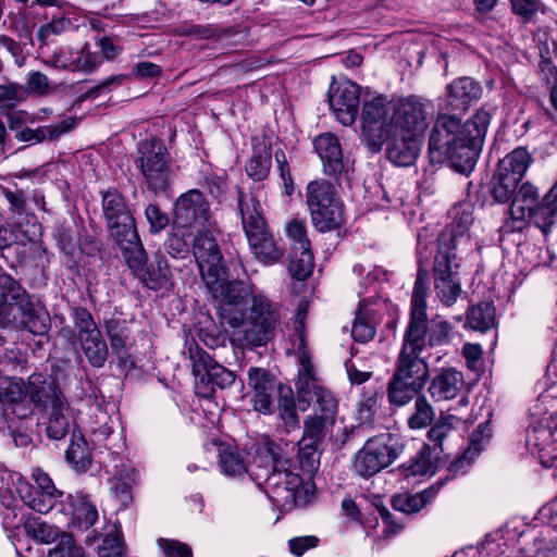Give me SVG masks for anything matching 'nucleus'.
Instances as JSON below:
<instances>
[{"label":"nucleus","mask_w":557,"mask_h":557,"mask_svg":"<svg viewBox=\"0 0 557 557\" xmlns=\"http://www.w3.org/2000/svg\"><path fill=\"white\" fill-rule=\"evenodd\" d=\"M434 419V411L425 396H418L414 403V412L408 419V425L412 430L426 428Z\"/></svg>","instance_id":"3c124183"},{"label":"nucleus","mask_w":557,"mask_h":557,"mask_svg":"<svg viewBox=\"0 0 557 557\" xmlns=\"http://www.w3.org/2000/svg\"><path fill=\"white\" fill-rule=\"evenodd\" d=\"M27 385L20 377H0V399L8 403L18 404L26 397Z\"/></svg>","instance_id":"09e8293b"},{"label":"nucleus","mask_w":557,"mask_h":557,"mask_svg":"<svg viewBox=\"0 0 557 557\" xmlns=\"http://www.w3.org/2000/svg\"><path fill=\"white\" fill-rule=\"evenodd\" d=\"M375 335V326L371 323L366 310V299L359 301L351 336L356 342L367 343Z\"/></svg>","instance_id":"a18cd8bd"},{"label":"nucleus","mask_w":557,"mask_h":557,"mask_svg":"<svg viewBox=\"0 0 557 557\" xmlns=\"http://www.w3.org/2000/svg\"><path fill=\"white\" fill-rule=\"evenodd\" d=\"M335 423V419L319 416L314 412L305 420L304 435L301 438L309 443L320 444Z\"/></svg>","instance_id":"58836bf2"},{"label":"nucleus","mask_w":557,"mask_h":557,"mask_svg":"<svg viewBox=\"0 0 557 557\" xmlns=\"http://www.w3.org/2000/svg\"><path fill=\"white\" fill-rule=\"evenodd\" d=\"M306 203L319 232L333 231L344 223L343 202L329 181H311L306 187Z\"/></svg>","instance_id":"1a4fd4ad"},{"label":"nucleus","mask_w":557,"mask_h":557,"mask_svg":"<svg viewBox=\"0 0 557 557\" xmlns=\"http://www.w3.org/2000/svg\"><path fill=\"white\" fill-rule=\"evenodd\" d=\"M250 471V479L262 487L275 505L289 507L296 504L302 479L290 469V459L283 455L278 444L270 440L256 444Z\"/></svg>","instance_id":"39448f33"},{"label":"nucleus","mask_w":557,"mask_h":557,"mask_svg":"<svg viewBox=\"0 0 557 557\" xmlns=\"http://www.w3.org/2000/svg\"><path fill=\"white\" fill-rule=\"evenodd\" d=\"M467 325L480 332H485L495 325V307L488 301H482L469 308Z\"/></svg>","instance_id":"4c0bfd02"},{"label":"nucleus","mask_w":557,"mask_h":557,"mask_svg":"<svg viewBox=\"0 0 557 557\" xmlns=\"http://www.w3.org/2000/svg\"><path fill=\"white\" fill-rule=\"evenodd\" d=\"M73 63V72L91 74L101 65L102 59L97 52L90 51L88 44H84L81 49L74 50Z\"/></svg>","instance_id":"49530a36"},{"label":"nucleus","mask_w":557,"mask_h":557,"mask_svg":"<svg viewBox=\"0 0 557 557\" xmlns=\"http://www.w3.org/2000/svg\"><path fill=\"white\" fill-rule=\"evenodd\" d=\"M193 253L202 281L207 280L208 273L214 276L225 271L222 263L223 257L211 228L196 231L193 242Z\"/></svg>","instance_id":"f3484780"},{"label":"nucleus","mask_w":557,"mask_h":557,"mask_svg":"<svg viewBox=\"0 0 557 557\" xmlns=\"http://www.w3.org/2000/svg\"><path fill=\"white\" fill-rule=\"evenodd\" d=\"M271 150L265 146L255 149L253 154L246 164L247 175L256 182L265 180L271 169Z\"/></svg>","instance_id":"37998d69"},{"label":"nucleus","mask_w":557,"mask_h":557,"mask_svg":"<svg viewBox=\"0 0 557 557\" xmlns=\"http://www.w3.org/2000/svg\"><path fill=\"white\" fill-rule=\"evenodd\" d=\"M26 395L38 407L51 408L59 400H65L57 383L42 373H34L28 377Z\"/></svg>","instance_id":"5701e85b"},{"label":"nucleus","mask_w":557,"mask_h":557,"mask_svg":"<svg viewBox=\"0 0 557 557\" xmlns=\"http://www.w3.org/2000/svg\"><path fill=\"white\" fill-rule=\"evenodd\" d=\"M24 529L27 536L42 544H50L59 539L55 547L50 549L49 557H86L83 547L75 544L71 534L60 533L59 528L42 521L40 518H26Z\"/></svg>","instance_id":"2eb2a0df"},{"label":"nucleus","mask_w":557,"mask_h":557,"mask_svg":"<svg viewBox=\"0 0 557 557\" xmlns=\"http://www.w3.org/2000/svg\"><path fill=\"white\" fill-rule=\"evenodd\" d=\"M428 271L419 268L413 285L410 313L395 369L386 387L388 403L404 407L418 396L429 381V364L421 357L426 347L447 345L453 326L442 318L428 319Z\"/></svg>","instance_id":"f257e3e1"},{"label":"nucleus","mask_w":557,"mask_h":557,"mask_svg":"<svg viewBox=\"0 0 557 557\" xmlns=\"http://www.w3.org/2000/svg\"><path fill=\"white\" fill-rule=\"evenodd\" d=\"M393 134L422 137L429 126V104L416 96L392 99Z\"/></svg>","instance_id":"ddd939ff"},{"label":"nucleus","mask_w":557,"mask_h":557,"mask_svg":"<svg viewBox=\"0 0 557 557\" xmlns=\"http://www.w3.org/2000/svg\"><path fill=\"white\" fill-rule=\"evenodd\" d=\"M24 87L27 90V96L36 95L42 97L53 91L48 76L40 71H30L26 75Z\"/></svg>","instance_id":"5fc2aeb1"},{"label":"nucleus","mask_w":557,"mask_h":557,"mask_svg":"<svg viewBox=\"0 0 557 557\" xmlns=\"http://www.w3.org/2000/svg\"><path fill=\"white\" fill-rule=\"evenodd\" d=\"M38 225L33 223L30 227L23 228L10 224L0 225V250L9 248L15 244H24V240H33L37 236Z\"/></svg>","instance_id":"ea45409f"},{"label":"nucleus","mask_w":557,"mask_h":557,"mask_svg":"<svg viewBox=\"0 0 557 557\" xmlns=\"http://www.w3.org/2000/svg\"><path fill=\"white\" fill-rule=\"evenodd\" d=\"M101 210L109 237L120 251L132 253L131 261L136 262L143 257L141 239L125 197L113 187L101 191Z\"/></svg>","instance_id":"423d86ee"},{"label":"nucleus","mask_w":557,"mask_h":557,"mask_svg":"<svg viewBox=\"0 0 557 557\" xmlns=\"http://www.w3.org/2000/svg\"><path fill=\"white\" fill-rule=\"evenodd\" d=\"M53 236L57 239L62 251H64L66 255H72L74 252L76 240L71 227H66L63 224H59L55 226L53 231Z\"/></svg>","instance_id":"338daca9"},{"label":"nucleus","mask_w":557,"mask_h":557,"mask_svg":"<svg viewBox=\"0 0 557 557\" xmlns=\"http://www.w3.org/2000/svg\"><path fill=\"white\" fill-rule=\"evenodd\" d=\"M419 136L392 134L387 141V158L398 166H410L414 163L420 150Z\"/></svg>","instance_id":"393cba45"},{"label":"nucleus","mask_w":557,"mask_h":557,"mask_svg":"<svg viewBox=\"0 0 557 557\" xmlns=\"http://www.w3.org/2000/svg\"><path fill=\"white\" fill-rule=\"evenodd\" d=\"M539 190L529 182L523 183L519 189L517 188L516 194L511 200L509 207V215L512 222L520 224L524 223V220L531 211L539 205ZM522 225L513 226V228L521 230Z\"/></svg>","instance_id":"c85d7f7f"},{"label":"nucleus","mask_w":557,"mask_h":557,"mask_svg":"<svg viewBox=\"0 0 557 557\" xmlns=\"http://www.w3.org/2000/svg\"><path fill=\"white\" fill-rule=\"evenodd\" d=\"M205 286L216 305L221 325L232 329L233 343L244 349L265 346L281 321L278 305L243 280H228L226 272L208 273Z\"/></svg>","instance_id":"7ed1b4c3"},{"label":"nucleus","mask_w":557,"mask_h":557,"mask_svg":"<svg viewBox=\"0 0 557 557\" xmlns=\"http://www.w3.org/2000/svg\"><path fill=\"white\" fill-rule=\"evenodd\" d=\"M75 430L72 410L66 400H59L50 408L46 434L49 438L60 441Z\"/></svg>","instance_id":"c756f323"},{"label":"nucleus","mask_w":557,"mask_h":557,"mask_svg":"<svg viewBox=\"0 0 557 557\" xmlns=\"http://www.w3.org/2000/svg\"><path fill=\"white\" fill-rule=\"evenodd\" d=\"M313 146L319 154L323 172L326 176L339 180L349 170L348 161L344 160L342 146L332 133H324L315 137Z\"/></svg>","instance_id":"6ab92c4d"},{"label":"nucleus","mask_w":557,"mask_h":557,"mask_svg":"<svg viewBox=\"0 0 557 557\" xmlns=\"http://www.w3.org/2000/svg\"><path fill=\"white\" fill-rule=\"evenodd\" d=\"M392 115V99L377 96L363 102L361 137L370 151L379 152L393 134Z\"/></svg>","instance_id":"9b49d317"},{"label":"nucleus","mask_w":557,"mask_h":557,"mask_svg":"<svg viewBox=\"0 0 557 557\" xmlns=\"http://www.w3.org/2000/svg\"><path fill=\"white\" fill-rule=\"evenodd\" d=\"M313 267L314 258L311 248L290 251L288 271L294 278L306 280L312 273Z\"/></svg>","instance_id":"a19ab883"},{"label":"nucleus","mask_w":557,"mask_h":557,"mask_svg":"<svg viewBox=\"0 0 557 557\" xmlns=\"http://www.w3.org/2000/svg\"><path fill=\"white\" fill-rule=\"evenodd\" d=\"M3 196L9 203V211L14 220L16 226L22 227V220L26 221V226L30 227L33 223H36L34 214H29L27 210V197L22 189H9L3 190Z\"/></svg>","instance_id":"c9c22d12"},{"label":"nucleus","mask_w":557,"mask_h":557,"mask_svg":"<svg viewBox=\"0 0 557 557\" xmlns=\"http://www.w3.org/2000/svg\"><path fill=\"white\" fill-rule=\"evenodd\" d=\"M143 257L136 262L131 261L132 253L121 250L126 265L137 275V277L150 289L158 290L164 287L171 280V271L166 259L162 255H157L154 260L147 265L148 255L141 244Z\"/></svg>","instance_id":"dca6fc26"},{"label":"nucleus","mask_w":557,"mask_h":557,"mask_svg":"<svg viewBox=\"0 0 557 557\" xmlns=\"http://www.w3.org/2000/svg\"><path fill=\"white\" fill-rule=\"evenodd\" d=\"M218 453L219 466L225 475L240 476L248 474L250 476L251 458L246 462L236 447L224 443L219 444Z\"/></svg>","instance_id":"473e14b6"},{"label":"nucleus","mask_w":557,"mask_h":557,"mask_svg":"<svg viewBox=\"0 0 557 557\" xmlns=\"http://www.w3.org/2000/svg\"><path fill=\"white\" fill-rule=\"evenodd\" d=\"M306 399H314L317 405V407L314 408V412H317L319 416L335 419L337 412V400L331 391L321 386L319 388H315L311 393V396H307Z\"/></svg>","instance_id":"8fccbe9b"},{"label":"nucleus","mask_w":557,"mask_h":557,"mask_svg":"<svg viewBox=\"0 0 557 557\" xmlns=\"http://www.w3.org/2000/svg\"><path fill=\"white\" fill-rule=\"evenodd\" d=\"M249 247L258 261L273 264L283 257V249L277 246L268 225L246 232Z\"/></svg>","instance_id":"4be33fe9"},{"label":"nucleus","mask_w":557,"mask_h":557,"mask_svg":"<svg viewBox=\"0 0 557 557\" xmlns=\"http://www.w3.org/2000/svg\"><path fill=\"white\" fill-rule=\"evenodd\" d=\"M106 332L110 339L112 351L119 358L120 366L125 370L133 369L135 364L128 352L132 341L125 322L117 319L108 320L106 322Z\"/></svg>","instance_id":"a878e982"},{"label":"nucleus","mask_w":557,"mask_h":557,"mask_svg":"<svg viewBox=\"0 0 557 557\" xmlns=\"http://www.w3.org/2000/svg\"><path fill=\"white\" fill-rule=\"evenodd\" d=\"M286 235L290 242V250L311 248L307 237L306 225L297 219L292 220L286 225Z\"/></svg>","instance_id":"13d9d810"},{"label":"nucleus","mask_w":557,"mask_h":557,"mask_svg":"<svg viewBox=\"0 0 557 557\" xmlns=\"http://www.w3.org/2000/svg\"><path fill=\"white\" fill-rule=\"evenodd\" d=\"M248 385L253 392L273 391L274 387L271 374L262 368H250L248 370Z\"/></svg>","instance_id":"e2e57ef3"},{"label":"nucleus","mask_w":557,"mask_h":557,"mask_svg":"<svg viewBox=\"0 0 557 557\" xmlns=\"http://www.w3.org/2000/svg\"><path fill=\"white\" fill-rule=\"evenodd\" d=\"M71 318L78 330V337L99 330L91 313L83 307H72Z\"/></svg>","instance_id":"bf43d9fd"},{"label":"nucleus","mask_w":557,"mask_h":557,"mask_svg":"<svg viewBox=\"0 0 557 557\" xmlns=\"http://www.w3.org/2000/svg\"><path fill=\"white\" fill-rule=\"evenodd\" d=\"M134 160L147 188L153 194H163L170 188L173 171L168 150L162 140L151 137L138 143Z\"/></svg>","instance_id":"6e6552de"},{"label":"nucleus","mask_w":557,"mask_h":557,"mask_svg":"<svg viewBox=\"0 0 557 557\" xmlns=\"http://www.w3.org/2000/svg\"><path fill=\"white\" fill-rule=\"evenodd\" d=\"M16 491L22 502L30 509L39 513H48L58 503L60 496L58 494L38 493L34 491L33 486L26 481L18 480Z\"/></svg>","instance_id":"2f4dec72"},{"label":"nucleus","mask_w":557,"mask_h":557,"mask_svg":"<svg viewBox=\"0 0 557 557\" xmlns=\"http://www.w3.org/2000/svg\"><path fill=\"white\" fill-rule=\"evenodd\" d=\"M513 12L524 22H529L541 10L540 0H510Z\"/></svg>","instance_id":"69168bd1"},{"label":"nucleus","mask_w":557,"mask_h":557,"mask_svg":"<svg viewBox=\"0 0 557 557\" xmlns=\"http://www.w3.org/2000/svg\"><path fill=\"white\" fill-rule=\"evenodd\" d=\"M237 205L245 233L268 225L257 193L237 187Z\"/></svg>","instance_id":"bb28decb"},{"label":"nucleus","mask_w":557,"mask_h":557,"mask_svg":"<svg viewBox=\"0 0 557 557\" xmlns=\"http://www.w3.org/2000/svg\"><path fill=\"white\" fill-rule=\"evenodd\" d=\"M27 98V90L24 85L16 82L0 85L1 109H13L16 104L26 101Z\"/></svg>","instance_id":"603ef678"},{"label":"nucleus","mask_w":557,"mask_h":557,"mask_svg":"<svg viewBox=\"0 0 557 557\" xmlns=\"http://www.w3.org/2000/svg\"><path fill=\"white\" fill-rule=\"evenodd\" d=\"M66 504L71 511V527L81 531L89 530L98 520V510L89 495L83 492L69 494Z\"/></svg>","instance_id":"b1692460"},{"label":"nucleus","mask_w":557,"mask_h":557,"mask_svg":"<svg viewBox=\"0 0 557 557\" xmlns=\"http://www.w3.org/2000/svg\"><path fill=\"white\" fill-rule=\"evenodd\" d=\"M534 225L546 236L557 222V203L546 195L529 214Z\"/></svg>","instance_id":"e433bc0d"},{"label":"nucleus","mask_w":557,"mask_h":557,"mask_svg":"<svg viewBox=\"0 0 557 557\" xmlns=\"http://www.w3.org/2000/svg\"><path fill=\"white\" fill-rule=\"evenodd\" d=\"M74 49L70 47H61L53 51L45 64L57 70L73 72Z\"/></svg>","instance_id":"680f3d73"},{"label":"nucleus","mask_w":557,"mask_h":557,"mask_svg":"<svg viewBox=\"0 0 557 557\" xmlns=\"http://www.w3.org/2000/svg\"><path fill=\"white\" fill-rule=\"evenodd\" d=\"M299 360L300 367L298 370L296 388L298 391L299 397L307 398V396H311V393L315 388L321 387V385H319L317 382L314 369L309 356L306 352H302L299 357Z\"/></svg>","instance_id":"79ce46f5"},{"label":"nucleus","mask_w":557,"mask_h":557,"mask_svg":"<svg viewBox=\"0 0 557 557\" xmlns=\"http://www.w3.org/2000/svg\"><path fill=\"white\" fill-rule=\"evenodd\" d=\"M446 90L444 109L453 113L466 112L483 94L480 83L470 77L456 78ZM490 122L491 114L485 110H479L463 124L455 114H440L429 139L431 160L469 174L476 163Z\"/></svg>","instance_id":"f03ea898"},{"label":"nucleus","mask_w":557,"mask_h":557,"mask_svg":"<svg viewBox=\"0 0 557 557\" xmlns=\"http://www.w3.org/2000/svg\"><path fill=\"white\" fill-rule=\"evenodd\" d=\"M186 228H178L173 225L172 231L164 240L165 251L175 259H184L189 255V244L186 239Z\"/></svg>","instance_id":"de8ad7c7"},{"label":"nucleus","mask_w":557,"mask_h":557,"mask_svg":"<svg viewBox=\"0 0 557 557\" xmlns=\"http://www.w3.org/2000/svg\"><path fill=\"white\" fill-rule=\"evenodd\" d=\"M359 94V86L348 79L331 85L329 102L343 125H351L355 122L360 102Z\"/></svg>","instance_id":"a211bd4d"},{"label":"nucleus","mask_w":557,"mask_h":557,"mask_svg":"<svg viewBox=\"0 0 557 557\" xmlns=\"http://www.w3.org/2000/svg\"><path fill=\"white\" fill-rule=\"evenodd\" d=\"M173 224L195 231L212 228L214 221L210 205L199 189H189L178 196L174 202Z\"/></svg>","instance_id":"4468645a"},{"label":"nucleus","mask_w":557,"mask_h":557,"mask_svg":"<svg viewBox=\"0 0 557 557\" xmlns=\"http://www.w3.org/2000/svg\"><path fill=\"white\" fill-rule=\"evenodd\" d=\"M451 223L438 235L433 260V284L436 298L446 307L454 306L461 295L459 253L469 245V228L473 222L469 205H458L450 210Z\"/></svg>","instance_id":"20e7f679"},{"label":"nucleus","mask_w":557,"mask_h":557,"mask_svg":"<svg viewBox=\"0 0 557 557\" xmlns=\"http://www.w3.org/2000/svg\"><path fill=\"white\" fill-rule=\"evenodd\" d=\"M158 545L166 557H193L190 547L178 541L160 539Z\"/></svg>","instance_id":"774afa93"},{"label":"nucleus","mask_w":557,"mask_h":557,"mask_svg":"<svg viewBox=\"0 0 557 557\" xmlns=\"http://www.w3.org/2000/svg\"><path fill=\"white\" fill-rule=\"evenodd\" d=\"M17 322L14 325L18 323L23 330L38 336L49 332L51 318L40 299L33 296L17 308Z\"/></svg>","instance_id":"412c9836"},{"label":"nucleus","mask_w":557,"mask_h":557,"mask_svg":"<svg viewBox=\"0 0 557 557\" xmlns=\"http://www.w3.org/2000/svg\"><path fill=\"white\" fill-rule=\"evenodd\" d=\"M405 446V438L397 433L375 435L354 455L351 470L356 475L369 479L391 466L404 453Z\"/></svg>","instance_id":"0eeeda50"},{"label":"nucleus","mask_w":557,"mask_h":557,"mask_svg":"<svg viewBox=\"0 0 557 557\" xmlns=\"http://www.w3.org/2000/svg\"><path fill=\"white\" fill-rule=\"evenodd\" d=\"M67 462L77 471H86L91 462L88 444L78 431H73L71 443L65 451Z\"/></svg>","instance_id":"f704fd0d"},{"label":"nucleus","mask_w":557,"mask_h":557,"mask_svg":"<svg viewBox=\"0 0 557 557\" xmlns=\"http://www.w3.org/2000/svg\"><path fill=\"white\" fill-rule=\"evenodd\" d=\"M530 163L531 156L522 147L516 148L499 161L491 189L492 197L496 202H511Z\"/></svg>","instance_id":"f8f14e48"},{"label":"nucleus","mask_w":557,"mask_h":557,"mask_svg":"<svg viewBox=\"0 0 557 557\" xmlns=\"http://www.w3.org/2000/svg\"><path fill=\"white\" fill-rule=\"evenodd\" d=\"M463 386V374L450 368L441 371L431 380L429 393L436 401L450 400L458 396Z\"/></svg>","instance_id":"cd10ccee"},{"label":"nucleus","mask_w":557,"mask_h":557,"mask_svg":"<svg viewBox=\"0 0 557 557\" xmlns=\"http://www.w3.org/2000/svg\"><path fill=\"white\" fill-rule=\"evenodd\" d=\"M145 218L151 234L161 233L169 225V216L162 212L157 203H149L145 209Z\"/></svg>","instance_id":"052dcab7"},{"label":"nucleus","mask_w":557,"mask_h":557,"mask_svg":"<svg viewBox=\"0 0 557 557\" xmlns=\"http://www.w3.org/2000/svg\"><path fill=\"white\" fill-rule=\"evenodd\" d=\"M455 416H447L440 419L428 432V438L434 444V449L444 451V443L454 431Z\"/></svg>","instance_id":"864d4df0"},{"label":"nucleus","mask_w":557,"mask_h":557,"mask_svg":"<svg viewBox=\"0 0 557 557\" xmlns=\"http://www.w3.org/2000/svg\"><path fill=\"white\" fill-rule=\"evenodd\" d=\"M401 471L406 476L434 474L435 465L431 458V448L428 445H424L416 458L401 466Z\"/></svg>","instance_id":"c03bdc74"},{"label":"nucleus","mask_w":557,"mask_h":557,"mask_svg":"<svg viewBox=\"0 0 557 557\" xmlns=\"http://www.w3.org/2000/svg\"><path fill=\"white\" fill-rule=\"evenodd\" d=\"M82 350L90 366L102 368L109 356V349L106 341L102 338L100 330L82 335L78 337Z\"/></svg>","instance_id":"72a5a7b5"},{"label":"nucleus","mask_w":557,"mask_h":557,"mask_svg":"<svg viewBox=\"0 0 557 557\" xmlns=\"http://www.w3.org/2000/svg\"><path fill=\"white\" fill-rule=\"evenodd\" d=\"M444 480L437 481L429 488L416 494H399L393 497L392 505L397 511L405 513H414L420 511L432 499L435 498L441 487L444 485Z\"/></svg>","instance_id":"7c9ffc66"},{"label":"nucleus","mask_w":557,"mask_h":557,"mask_svg":"<svg viewBox=\"0 0 557 557\" xmlns=\"http://www.w3.org/2000/svg\"><path fill=\"white\" fill-rule=\"evenodd\" d=\"M138 478L139 473L134 468H125L123 472H120L119 476L114 478L112 488L122 502L125 503L131 498V488Z\"/></svg>","instance_id":"4d7b16f0"},{"label":"nucleus","mask_w":557,"mask_h":557,"mask_svg":"<svg viewBox=\"0 0 557 557\" xmlns=\"http://www.w3.org/2000/svg\"><path fill=\"white\" fill-rule=\"evenodd\" d=\"M32 297L11 274L0 273V324L13 326L17 315L11 313L12 307L17 309Z\"/></svg>","instance_id":"aec40b11"},{"label":"nucleus","mask_w":557,"mask_h":557,"mask_svg":"<svg viewBox=\"0 0 557 557\" xmlns=\"http://www.w3.org/2000/svg\"><path fill=\"white\" fill-rule=\"evenodd\" d=\"M183 354L190 361L198 395L209 397L215 387L223 389L234 383V373L214 361L196 342H187Z\"/></svg>","instance_id":"9d476101"},{"label":"nucleus","mask_w":557,"mask_h":557,"mask_svg":"<svg viewBox=\"0 0 557 557\" xmlns=\"http://www.w3.org/2000/svg\"><path fill=\"white\" fill-rule=\"evenodd\" d=\"M198 337L211 349L225 346L227 339L226 334L218 330L214 325L200 327L198 331Z\"/></svg>","instance_id":"0e129e2a"},{"label":"nucleus","mask_w":557,"mask_h":557,"mask_svg":"<svg viewBox=\"0 0 557 557\" xmlns=\"http://www.w3.org/2000/svg\"><path fill=\"white\" fill-rule=\"evenodd\" d=\"M298 459L300 467L309 473L313 472L317 469L320 459L318 451L319 444L309 443L301 438L298 442Z\"/></svg>","instance_id":"6e6d98bb"}]
</instances>
